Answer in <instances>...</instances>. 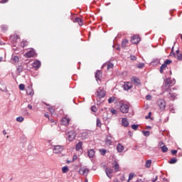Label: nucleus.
Wrapping results in <instances>:
<instances>
[{"instance_id": "f257e3e1", "label": "nucleus", "mask_w": 182, "mask_h": 182, "mask_svg": "<svg viewBox=\"0 0 182 182\" xmlns=\"http://www.w3.org/2000/svg\"><path fill=\"white\" fill-rule=\"evenodd\" d=\"M164 82L165 86L164 87V90H166V92H170V90H171L170 87L176 85L175 79L171 80V78H166V80H164Z\"/></svg>"}, {"instance_id": "f03ea898", "label": "nucleus", "mask_w": 182, "mask_h": 182, "mask_svg": "<svg viewBox=\"0 0 182 182\" xmlns=\"http://www.w3.org/2000/svg\"><path fill=\"white\" fill-rule=\"evenodd\" d=\"M96 96H97V105H101L102 102H100L101 99H103L105 96H106V91L103 89V87H100L96 92Z\"/></svg>"}, {"instance_id": "7ed1b4c3", "label": "nucleus", "mask_w": 182, "mask_h": 182, "mask_svg": "<svg viewBox=\"0 0 182 182\" xmlns=\"http://www.w3.org/2000/svg\"><path fill=\"white\" fill-rule=\"evenodd\" d=\"M53 147V151L55 154H59V153H62V151L65 150V146L62 145H54Z\"/></svg>"}, {"instance_id": "20e7f679", "label": "nucleus", "mask_w": 182, "mask_h": 182, "mask_svg": "<svg viewBox=\"0 0 182 182\" xmlns=\"http://www.w3.org/2000/svg\"><path fill=\"white\" fill-rule=\"evenodd\" d=\"M171 92V90H169V91H164V94L166 93V97L168 99H170V100H176V97H177V94L176 93H171L170 92Z\"/></svg>"}, {"instance_id": "39448f33", "label": "nucleus", "mask_w": 182, "mask_h": 182, "mask_svg": "<svg viewBox=\"0 0 182 182\" xmlns=\"http://www.w3.org/2000/svg\"><path fill=\"white\" fill-rule=\"evenodd\" d=\"M129 105L127 104H122L119 107L121 113L126 114L129 113Z\"/></svg>"}, {"instance_id": "423d86ee", "label": "nucleus", "mask_w": 182, "mask_h": 182, "mask_svg": "<svg viewBox=\"0 0 182 182\" xmlns=\"http://www.w3.org/2000/svg\"><path fill=\"white\" fill-rule=\"evenodd\" d=\"M158 105H159V107L160 108V109L161 111L165 110V109H166V101H164V100H158Z\"/></svg>"}, {"instance_id": "0eeeda50", "label": "nucleus", "mask_w": 182, "mask_h": 182, "mask_svg": "<svg viewBox=\"0 0 182 182\" xmlns=\"http://www.w3.org/2000/svg\"><path fill=\"white\" fill-rule=\"evenodd\" d=\"M67 137L69 141H73L75 137V132L73 131L68 132L67 133Z\"/></svg>"}, {"instance_id": "6e6552de", "label": "nucleus", "mask_w": 182, "mask_h": 182, "mask_svg": "<svg viewBox=\"0 0 182 182\" xmlns=\"http://www.w3.org/2000/svg\"><path fill=\"white\" fill-rule=\"evenodd\" d=\"M131 42L132 43H134V45H137V43L140 42V37H139V36L134 35L132 37Z\"/></svg>"}, {"instance_id": "1a4fd4ad", "label": "nucleus", "mask_w": 182, "mask_h": 182, "mask_svg": "<svg viewBox=\"0 0 182 182\" xmlns=\"http://www.w3.org/2000/svg\"><path fill=\"white\" fill-rule=\"evenodd\" d=\"M36 55V53L34 50H30L28 52L26 53L25 56L26 58H33Z\"/></svg>"}, {"instance_id": "9d476101", "label": "nucleus", "mask_w": 182, "mask_h": 182, "mask_svg": "<svg viewBox=\"0 0 182 182\" xmlns=\"http://www.w3.org/2000/svg\"><path fill=\"white\" fill-rule=\"evenodd\" d=\"M26 93L29 96H33V95H35V92L33 91V88H32V85H30L27 87Z\"/></svg>"}, {"instance_id": "9b49d317", "label": "nucleus", "mask_w": 182, "mask_h": 182, "mask_svg": "<svg viewBox=\"0 0 182 182\" xmlns=\"http://www.w3.org/2000/svg\"><path fill=\"white\" fill-rule=\"evenodd\" d=\"M133 87V85H132V82H124V90H130Z\"/></svg>"}, {"instance_id": "f8f14e48", "label": "nucleus", "mask_w": 182, "mask_h": 182, "mask_svg": "<svg viewBox=\"0 0 182 182\" xmlns=\"http://www.w3.org/2000/svg\"><path fill=\"white\" fill-rule=\"evenodd\" d=\"M105 173L106 176H107L109 178H112V173H113V169L110 168H106Z\"/></svg>"}, {"instance_id": "ddd939ff", "label": "nucleus", "mask_w": 182, "mask_h": 182, "mask_svg": "<svg viewBox=\"0 0 182 182\" xmlns=\"http://www.w3.org/2000/svg\"><path fill=\"white\" fill-rule=\"evenodd\" d=\"M132 82H133V83L136 86H139V85H141V83L140 82V79L137 78V77H132Z\"/></svg>"}, {"instance_id": "4468645a", "label": "nucleus", "mask_w": 182, "mask_h": 182, "mask_svg": "<svg viewBox=\"0 0 182 182\" xmlns=\"http://www.w3.org/2000/svg\"><path fill=\"white\" fill-rule=\"evenodd\" d=\"M87 154L90 159H93V157H95V154H96V152L95 151V149H88Z\"/></svg>"}, {"instance_id": "2eb2a0df", "label": "nucleus", "mask_w": 182, "mask_h": 182, "mask_svg": "<svg viewBox=\"0 0 182 182\" xmlns=\"http://www.w3.org/2000/svg\"><path fill=\"white\" fill-rule=\"evenodd\" d=\"M41 63L38 60H36L33 63V68H34L35 69H39V68H41Z\"/></svg>"}, {"instance_id": "dca6fc26", "label": "nucleus", "mask_w": 182, "mask_h": 182, "mask_svg": "<svg viewBox=\"0 0 182 182\" xmlns=\"http://www.w3.org/2000/svg\"><path fill=\"white\" fill-rule=\"evenodd\" d=\"M112 167L114 168V170L117 173V171H119V169L120 168V166L119 165V163L116 161L112 163Z\"/></svg>"}, {"instance_id": "f3484780", "label": "nucleus", "mask_w": 182, "mask_h": 182, "mask_svg": "<svg viewBox=\"0 0 182 182\" xmlns=\"http://www.w3.org/2000/svg\"><path fill=\"white\" fill-rule=\"evenodd\" d=\"M151 65H152V66H157V65H160V59L154 58L151 62Z\"/></svg>"}, {"instance_id": "a211bd4d", "label": "nucleus", "mask_w": 182, "mask_h": 182, "mask_svg": "<svg viewBox=\"0 0 182 182\" xmlns=\"http://www.w3.org/2000/svg\"><path fill=\"white\" fill-rule=\"evenodd\" d=\"M81 149H83V142L79 141L76 145H75V150L77 151H79V150H81Z\"/></svg>"}, {"instance_id": "6ab92c4d", "label": "nucleus", "mask_w": 182, "mask_h": 182, "mask_svg": "<svg viewBox=\"0 0 182 182\" xmlns=\"http://www.w3.org/2000/svg\"><path fill=\"white\" fill-rule=\"evenodd\" d=\"M89 173V170L87 168H80L79 170V173L81 175V176H85V174H87Z\"/></svg>"}, {"instance_id": "aec40b11", "label": "nucleus", "mask_w": 182, "mask_h": 182, "mask_svg": "<svg viewBox=\"0 0 182 182\" xmlns=\"http://www.w3.org/2000/svg\"><path fill=\"white\" fill-rule=\"evenodd\" d=\"M117 150L118 153H122L123 150H124V146H122V144L119 143L117 145Z\"/></svg>"}, {"instance_id": "412c9836", "label": "nucleus", "mask_w": 182, "mask_h": 182, "mask_svg": "<svg viewBox=\"0 0 182 182\" xmlns=\"http://www.w3.org/2000/svg\"><path fill=\"white\" fill-rule=\"evenodd\" d=\"M69 122H70V119L69 118L64 117L61 119V123L64 126H68V124H69Z\"/></svg>"}, {"instance_id": "4be33fe9", "label": "nucleus", "mask_w": 182, "mask_h": 182, "mask_svg": "<svg viewBox=\"0 0 182 182\" xmlns=\"http://www.w3.org/2000/svg\"><path fill=\"white\" fill-rule=\"evenodd\" d=\"M74 22L75 23H78L80 25V26H82V25H83V20H82V18H80L79 17H76L74 20Z\"/></svg>"}, {"instance_id": "5701e85b", "label": "nucleus", "mask_w": 182, "mask_h": 182, "mask_svg": "<svg viewBox=\"0 0 182 182\" xmlns=\"http://www.w3.org/2000/svg\"><path fill=\"white\" fill-rule=\"evenodd\" d=\"M122 124L124 127H127L129 126V121L127 120V118H122Z\"/></svg>"}, {"instance_id": "b1692460", "label": "nucleus", "mask_w": 182, "mask_h": 182, "mask_svg": "<svg viewBox=\"0 0 182 182\" xmlns=\"http://www.w3.org/2000/svg\"><path fill=\"white\" fill-rule=\"evenodd\" d=\"M100 77H102V71L98 70L97 71V73H95V78L96 80H100Z\"/></svg>"}, {"instance_id": "393cba45", "label": "nucleus", "mask_w": 182, "mask_h": 182, "mask_svg": "<svg viewBox=\"0 0 182 182\" xmlns=\"http://www.w3.org/2000/svg\"><path fill=\"white\" fill-rule=\"evenodd\" d=\"M127 43H129V40L127 39L123 40L121 44L122 48H126V46L127 45Z\"/></svg>"}, {"instance_id": "a878e982", "label": "nucleus", "mask_w": 182, "mask_h": 182, "mask_svg": "<svg viewBox=\"0 0 182 182\" xmlns=\"http://www.w3.org/2000/svg\"><path fill=\"white\" fill-rule=\"evenodd\" d=\"M105 142L107 144H109L110 146V144H112V136H108L105 139Z\"/></svg>"}, {"instance_id": "bb28decb", "label": "nucleus", "mask_w": 182, "mask_h": 182, "mask_svg": "<svg viewBox=\"0 0 182 182\" xmlns=\"http://www.w3.org/2000/svg\"><path fill=\"white\" fill-rule=\"evenodd\" d=\"M145 166L146 167V168H150V167H151V160H147L146 161Z\"/></svg>"}, {"instance_id": "cd10ccee", "label": "nucleus", "mask_w": 182, "mask_h": 182, "mask_svg": "<svg viewBox=\"0 0 182 182\" xmlns=\"http://www.w3.org/2000/svg\"><path fill=\"white\" fill-rule=\"evenodd\" d=\"M99 151H100L101 156H105L106 153H107V150H106L105 149H99Z\"/></svg>"}, {"instance_id": "c85d7f7f", "label": "nucleus", "mask_w": 182, "mask_h": 182, "mask_svg": "<svg viewBox=\"0 0 182 182\" xmlns=\"http://www.w3.org/2000/svg\"><path fill=\"white\" fill-rule=\"evenodd\" d=\"M16 70H17V72H18V75H19L21 72L23 71V66H22V65H18V66L17 67V68H16Z\"/></svg>"}, {"instance_id": "c756f323", "label": "nucleus", "mask_w": 182, "mask_h": 182, "mask_svg": "<svg viewBox=\"0 0 182 182\" xmlns=\"http://www.w3.org/2000/svg\"><path fill=\"white\" fill-rule=\"evenodd\" d=\"M168 163L169 164H176V163H177V159L171 158Z\"/></svg>"}, {"instance_id": "7c9ffc66", "label": "nucleus", "mask_w": 182, "mask_h": 182, "mask_svg": "<svg viewBox=\"0 0 182 182\" xmlns=\"http://www.w3.org/2000/svg\"><path fill=\"white\" fill-rule=\"evenodd\" d=\"M114 65L112 63H108L107 65V69L109 70V69H113Z\"/></svg>"}, {"instance_id": "2f4dec72", "label": "nucleus", "mask_w": 182, "mask_h": 182, "mask_svg": "<svg viewBox=\"0 0 182 182\" xmlns=\"http://www.w3.org/2000/svg\"><path fill=\"white\" fill-rule=\"evenodd\" d=\"M116 100V97H110L109 99H108V103H113Z\"/></svg>"}, {"instance_id": "473e14b6", "label": "nucleus", "mask_w": 182, "mask_h": 182, "mask_svg": "<svg viewBox=\"0 0 182 182\" xmlns=\"http://www.w3.org/2000/svg\"><path fill=\"white\" fill-rule=\"evenodd\" d=\"M169 56H173V58H176V53H174V46L172 47Z\"/></svg>"}, {"instance_id": "72a5a7b5", "label": "nucleus", "mask_w": 182, "mask_h": 182, "mask_svg": "<svg viewBox=\"0 0 182 182\" xmlns=\"http://www.w3.org/2000/svg\"><path fill=\"white\" fill-rule=\"evenodd\" d=\"M142 134L145 137H149L150 136V131H142Z\"/></svg>"}, {"instance_id": "f704fd0d", "label": "nucleus", "mask_w": 182, "mask_h": 182, "mask_svg": "<svg viewBox=\"0 0 182 182\" xmlns=\"http://www.w3.org/2000/svg\"><path fill=\"white\" fill-rule=\"evenodd\" d=\"M161 151L163 153H167V151H168V148L164 145L161 147Z\"/></svg>"}, {"instance_id": "c9c22d12", "label": "nucleus", "mask_w": 182, "mask_h": 182, "mask_svg": "<svg viewBox=\"0 0 182 182\" xmlns=\"http://www.w3.org/2000/svg\"><path fill=\"white\" fill-rule=\"evenodd\" d=\"M134 176H136V174L134 173H131L129 175V178L127 181H130V180H133V177H134Z\"/></svg>"}, {"instance_id": "e433bc0d", "label": "nucleus", "mask_w": 182, "mask_h": 182, "mask_svg": "<svg viewBox=\"0 0 182 182\" xmlns=\"http://www.w3.org/2000/svg\"><path fill=\"white\" fill-rule=\"evenodd\" d=\"M21 46H22V48H25V46H28V41H23L21 43Z\"/></svg>"}, {"instance_id": "4c0bfd02", "label": "nucleus", "mask_w": 182, "mask_h": 182, "mask_svg": "<svg viewBox=\"0 0 182 182\" xmlns=\"http://www.w3.org/2000/svg\"><path fill=\"white\" fill-rule=\"evenodd\" d=\"M13 62H14V63H18V62H19V57L15 55L13 58Z\"/></svg>"}, {"instance_id": "58836bf2", "label": "nucleus", "mask_w": 182, "mask_h": 182, "mask_svg": "<svg viewBox=\"0 0 182 182\" xmlns=\"http://www.w3.org/2000/svg\"><path fill=\"white\" fill-rule=\"evenodd\" d=\"M63 173H68L69 171V168L68 166H64L62 168Z\"/></svg>"}, {"instance_id": "ea45409f", "label": "nucleus", "mask_w": 182, "mask_h": 182, "mask_svg": "<svg viewBox=\"0 0 182 182\" xmlns=\"http://www.w3.org/2000/svg\"><path fill=\"white\" fill-rule=\"evenodd\" d=\"M1 31L3 32H6V31H8V26L6 25L1 26Z\"/></svg>"}, {"instance_id": "a19ab883", "label": "nucleus", "mask_w": 182, "mask_h": 182, "mask_svg": "<svg viewBox=\"0 0 182 182\" xmlns=\"http://www.w3.org/2000/svg\"><path fill=\"white\" fill-rule=\"evenodd\" d=\"M23 120H24L23 117H18L16 118V122H19L20 123H21V122H23Z\"/></svg>"}, {"instance_id": "79ce46f5", "label": "nucleus", "mask_w": 182, "mask_h": 182, "mask_svg": "<svg viewBox=\"0 0 182 182\" xmlns=\"http://www.w3.org/2000/svg\"><path fill=\"white\" fill-rule=\"evenodd\" d=\"M91 111L93 112L94 113H96V112H97V107H96V106L95 105L92 106Z\"/></svg>"}, {"instance_id": "37998d69", "label": "nucleus", "mask_w": 182, "mask_h": 182, "mask_svg": "<svg viewBox=\"0 0 182 182\" xmlns=\"http://www.w3.org/2000/svg\"><path fill=\"white\" fill-rule=\"evenodd\" d=\"M11 39H15V41H18V39H20L19 36L14 35L11 36Z\"/></svg>"}, {"instance_id": "c03bdc74", "label": "nucleus", "mask_w": 182, "mask_h": 182, "mask_svg": "<svg viewBox=\"0 0 182 182\" xmlns=\"http://www.w3.org/2000/svg\"><path fill=\"white\" fill-rule=\"evenodd\" d=\"M173 63V60H166L164 61V64L167 66V65H170V63Z\"/></svg>"}, {"instance_id": "a18cd8bd", "label": "nucleus", "mask_w": 182, "mask_h": 182, "mask_svg": "<svg viewBox=\"0 0 182 182\" xmlns=\"http://www.w3.org/2000/svg\"><path fill=\"white\" fill-rule=\"evenodd\" d=\"M110 112L112 114H117V110L114 109V108H111Z\"/></svg>"}, {"instance_id": "49530a36", "label": "nucleus", "mask_w": 182, "mask_h": 182, "mask_svg": "<svg viewBox=\"0 0 182 182\" xmlns=\"http://www.w3.org/2000/svg\"><path fill=\"white\" fill-rule=\"evenodd\" d=\"M18 87H19L20 90H25V85H23V84H20L18 85Z\"/></svg>"}, {"instance_id": "de8ad7c7", "label": "nucleus", "mask_w": 182, "mask_h": 182, "mask_svg": "<svg viewBox=\"0 0 182 182\" xmlns=\"http://www.w3.org/2000/svg\"><path fill=\"white\" fill-rule=\"evenodd\" d=\"M132 129H133V130H136V129H139V124H132Z\"/></svg>"}, {"instance_id": "09e8293b", "label": "nucleus", "mask_w": 182, "mask_h": 182, "mask_svg": "<svg viewBox=\"0 0 182 182\" xmlns=\"http://www.w3.org/2000/svg\"><path fill=\"white\" fill-rule=\"evenodd\" d=\"M137 68H139V69H141L142 68H144V63H139L137 65Z\"/></svg>"}, {"instance_id": "8fccbe9b", "label": "nucleus", "mask_w": 182, "mask_h": 182, "mask_svg": "<svg viewBox=\"0 0 182 182\" xmlns=\"http://www.w3.org/2000/svg\"><path fill=\"white\" fill-rule=\"evenodd\" d=\"M48 110L51 113V114H53V113H55V109H53V107H49Z\"/></svg>"}, {"instance_id": "3c124183", "label": "nucleus", "mask_w": 182, "mask_h": 182, "mask_svg": "<svg viewBox=\"0 0 182 182\" xmlns=\"http://www.w3.org/2000/svg\"><path fill=\"white\" fill-rule=\"evenodd\" d=\"M178 60H182V53H179L177 56Z\"/></svg>"}, {"instance_id": "603ef678", "label": "nucleus", "mask_w": 182, "mask_h": 182, "mask_svg": "<svg viewBox=\"0 0 182 182\" xmlns=\"http://www.w3.org/2000/svg\"><path fill=\"white\" fill-rule=\"evenodd\" d=\"M150 117H151V112H149L148 116H146L145 119H146V120H147V119H150Z\"/></svg>"}, {"instance_id": "864d4df0", "label": "nucleus", "mask_w": 182, "mask_h": 182, "mask_svg": "<svg viewBox=\"0 0 182 182\" xmlns=\"http://www.w3.org/2000/svg\"><path fill=\"white\" fill-rule=\"evenodd\" d=\"M171 153L173 156H176V154H177V150H171Z\"/></svg>"}, {"instance_id": "5fc2aeb1", "label": "nucleus", "mask_w": 182, "mask_h": 182, "mask_svg": "<svg viewBox=\"0 0 182 182\" xmlns=\"http://www.w3.org/2000/svg\"><path fill=\"white\" fill-rule=\"evenodd\" d=\"M146 100H151V95H147L146 96Z\"/></svg>"}, {"instance_id": "6e6d98bb", "label": "nucleus", "mask_w": 182, "mask_h": 182, "mask_svg": "<svg viewBox=\"0 0 182 182\" xmlns=\"http://www.w3.org/2000/svg\"><path fill=\"white\" fill-rule=\"evenodd\" d=\"M97 126L98 127H100V119H97Z\"/></svg>"}, {"instance_id": "4d7b16f0", "label": "nucleus", "mask_w": 182, "mask_h": 182, "mask_svg": "<svg viewBox=\"0 0 182 182\" xmlns=\"http://www.w3.org/2000/svg\"><path fill=\"white\" fill-rule=\"evenodd\" d=\"M160 68L162 69H166V68H167V65L164 63Z\"/></svg>"}, {"instance_id": "13d9d810", "label": "nucleus", "mask_w": 182, "mask_h": 182, "mask_svg": "<svg viewBox=\"0 0 182 182\" xmlns=\"http://www.w3.org/2000/svg\"><path fill=\"white\" fill-rule=\"evenodd\" d=\"M76 160H77V155H74V156H73V161H76Z\"/></svg>"}, {"instance_id": "bf43d9fd", "label": "nucleus", "mask_w": 182, "mask_h": 182, "mask_svg": "<svg viewBox=\"0 0 182 182\" xmlns=\"http://www.w3.org/2000/svg\"><path fill=\"white\" fill-rule=\"evenodd\" d=\"M9 0H1L0 1V4H6V2H8Z\"/></svg>"}, {"instance_id": "052dcab7", "label": "nucleus", "mask_w": 182, "mask_h": 182, "mask_svg": "<svg viewBox=\"0 0 182 182\" xmlns=\"http://www.w3.org/2000/svg\"><path fill=\"white\" fill-rule=\"evenodd\" d=\"M175 110H176V109H175L173 107H172V108L170 109L171 113H176V112H174Z\"/></svg>"}, {"instance_id": "680f3d73", "label": "nucleus", "mask_w": 182, "mask_h": 182, "mask_svg": "<svg viewBox=\"0 0 182 182\" xmlns=\"http://www.w3.org/2000/svg\"><path fill=\"white\" fill-rule=\"evenodd\" d=\"M131 59H132V60H136V56H134V55H132V56H131Z\"/></svg>"}, {"instance_id": "e2e57ef3", "label": "nucleus", "mask_w": 182, "mask_h": 182, "mask_svg": "<svg viewBox=\"0 0 182 182\" xmlns=\"http://www.w3.org/2000/svg\"><path fill=\"white\" fill-rule=\"evenodd\" d=\"M159 72H160V73H163L164 72V68H161L160 67Z\"/></svg>"}, {"instance_id": "0e129e2a", "label": "nucleus", "mask_w": 182, "mask_h": 182, "mask_svg": "<svg viewBox=\"0 0 182 182\" xmlns=\"http://www.w3.org/2000/svg\"><path fill=\"white\" fill-rule=\"evenodd\" d=\"M136 182H144L142 179H137Z\"/></svg>"}, {"instance_id": "69168bd1", "label": "nucleus", "mask_w": 182, "mask_h": 182, "mask_svg": "<svg viewBox=\"0 0 182 182\" xmlns=\"http://www.w3.org/2000/svg\"><path fill=\"white\" fill-rule=\"evenodd\" d=\"M28 108L32 109V105H28Z\"/></svg>"}, {"instance_id": "338daca9", "label": "nucleus", "mask_w": 182, "mask_h": 182, "mask_svg": "<svg viewBox=\"0 0 182 182\" xmlns=\"http://www.w3.org/2000/svg\"><path fill=\"white\" fill-rule=\"evenodd\" d=\"M45 117H47V119H49V114H45Z\"/></svg>"}, {"instance_id": "774afa93", "label": "nucleus", "mask_w": 182, "mask_h": 182, "mask_svg": "<svg viewBox=\"0 0 182 182\" xmlns=\"http://www.w3.org/2000/svg\"><path fill=\"white\" fill-rule=\"evenodd\" d=\"M73 161L67 160V164H69L70 163H72Z\"/></svg>"}]
</instances>
